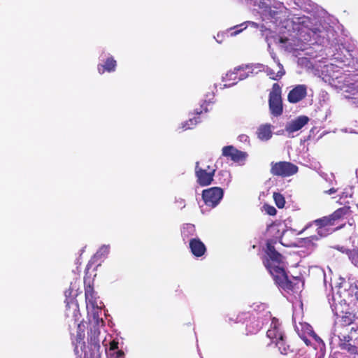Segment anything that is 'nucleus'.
Returning a JSON list of instances; mask_svg holds the SVG:
<instances>
[{
    "instance_id": "nucleus-1",
    "label": "nucleus",
    "mask_w": 358,
    "mask_h": 358,
    "mask_svg": "<svg viewBox=\"0 0 358 358\" xmlns=\"http://www.w3.org/2000/svg\"><path fill=\"white\" fill-rule=\"evenodd\" d=\"M266 268L278 287L287 293L297 292L300 289V284H303L299 277L289 278L285 268L280 264L271 265L267 262Z\"/></svg>"
},
{
    "instance_id": "nucleus-2",
    "label": "nucleus",
    "mask_w": 358,
    "mask_h": 358,
    "mask_svg": "<svg viewBox=\"0 0 358 358\" xmlns=\"http://www.w3.org/2000/svg\"><path fill=\"white\" fill-rule=\"evenodd\" d=\"M98 337H75L73 341L77 358H101Z\"/></svg>"
},
{
    "instance_id": "nucleus-3",
    "label": "nucleus",
    "mask_w": 358,
    "mask_h": 358,
    "mask_svg": "<svg viewBox=\"0 0 358 358\" xmlns=\"http://www.w3.org/2000/svg\"><path fill=\"white\" fill-rule=\"evenodd\" d=\"M85 297L86 308L88 315L92 316L101 317L102 309L104 307L103 303L99 299L96 292L94 289L93 282L90 278H84Z\"/></svg>"
},
{
    "instance_id": "nucleus-4",
    "label": "nucleus",
    "mask_w": 358,
    "mask_h": 358,
    "mask_svg": "<svg viewBox=\"0 0 358 358\" xmlns=\"http://www.w3.org/2000/svg\"><path fill=\"white\" fill-rule=\"evenodd\" d=\"M101 329L104 330V321L98 316H92L88 321H82L78 324L77 336H99Z\"/></svg>"
},
{
    "instance_id": "nucleus-5",
    "label": "nucleus",
    "mask_w": 358,
    "mask_h": 358,
    "mask_svg": "<svg viewBox=\"0 0 358 358\" xmlns=\"http://www.w3.org/2000/svg\"><path fill=\"white\" fill-rule=\"evenodd\" d=\"M282 89L278 83H274L268 96V106L271 113L278 117L282 114Z\"/></svg>"
},
{
    "instance_id": "nucleus-6",
    "label": "nucleus",
    "mask_w": 358,
    "mask_h": 358,
    "mask_svg": "<svg viewBox=\"0 0 358 358\" xmlns=\"http://www.w3.org/2000/svg\"><path fill=\"white\" fill-rule=\"evenodd\" d=\"M313 225L316 227L317 234L321 237H324L331 234L334 231L331 229V227L335 226L336 223L331 215L328 216H324L321 218L314 220L312 223L307 225L299 232V234L305 231Z\"/></svg>"
},
{
    "instance_id": "nucleus-7",
    "label": "nucleus",
    "mask_w": 358,
    "mask_h": 358,
    "mask_svg": "<svg viewBox=\"0 0 358 358\" xmlns=\"http://www.w3.org/2000/svg\"><path fill=\"white\" fill-rule=\"evenodd\" d=\"M271 173L283 178L291 176L298 171V166L289 162H272Z\"/></svg>"
},
{
    "instance_id": "nucleus-8",
    "label": "nucleus",
    "mask_w": 358,
    "mask_h": 358,
    "mask_svg": "<svg viewBox=\"0 0 358 358\" xmlns=\"http://www.w3.org/2000/svg\"><path fill=\"white\" fill-rule=\"evenodd\" d=\"M216 169L207 166L206 169L199 166L197 162L195 165V176L197 183L202 187L210 185L213 181Z\"/></svg>"
},
{
    "instance_id": "nucleus-9",
    "label": "nucleus",
    "mask_w": 358,
    "mask_h": 358,
    "mask_svg": "<svg viewBox=\"0 0 358 358\" xmlns=\"http://www.w3.org/2000/svg\"><path fill=\"white\" fill-rule=\"evenodd\" d=\"M223 189L220 187H213L202 192V199L205 204L214 208L220 203L223 197Z\"/></svg>"
},
{
    "instance_id": "nucleus-10",
    "label": "nucleus",
    "mask_w": 358,
    "mask_h": 358,
    "mask_svg": "<svg viewBox=\"0 0 358 358\" xmlns=\"http://www.w3.org/2000/svg\"><path fill=\"white\" fill-rule=\"evenodd\" d=\"M266 257L263 260L264 265L266 267V263L271 265H279L282 262V255L278 252L273 245L272 241L266 243Z\"/></svg>"
},
{
    "instance_id": "nucleus-11",
    "label": "nucleus",
    "mask_w": 358,
    "mask_h": 358,
    "mask_svg": "<svg viewBox=\"0 0 358 358\" xmlns=\"http://www.w3.org/2000/svg\"><path fill=\"white\" fill-rule=\"evenodd\" d=\"M222 155L234 162L245 161L248 157L245 152L238 150L233 145L223 147L222 150Z\"/></svg>"
},
{
    "instance_id": "nucleus-12",
    "label": "nucleus",
    "mask_w": 358,
    "mask_h": 358,
    "mask_svg": "<svg viewBox=\"0 0 358 358\" xmlns=\"http://www.w3.org/2000/svg\"><path fill=\"white\" fill-rule=\"evenodd\" d=\"M249 73H252V66H238L235 68L234 71H231L227 74L229 80H233L232 85L237 83L238 81L243 80L249 76Z\"/></svg>"
},
{
    "instance_id": "nucleus-13",
    "label": "nucleus",
    "mask_w": 358,
    "mask_h": 358,
    "mask_svg": "<svg viewBox=\"0 0 358 358\" xmlns=\"http://www.w3.org/2000/svg\"><path fill=\"white\" fill-rule=\"evenodd\" d=\"M307 95V87L305 85H296L289 91L287 100L291 103H296L302 101Z\"/></svg>"
},
{
    "instance_id": "nucleus-14",
    "label": "nucleus",
    "mask_w": 358,
    "mask_h": 358,
    "mask_svg": "<svg viewBox=\"0 0 358 358\" xmlns=\"http://www.w3.org/2000/svg\"><path fill=\"white\" fill-rule=\"evenodd\" d=\"M309 122L308 117L300 115L294 120L289 122L285 126V131L289 134H292L301 129Z\"/></svg>"
},
{
    "instance_id": "nucleus-15",
    "label": "nucleus",
    "mask_w": 358,
    "mask_h": 358,
    "mask_svg": "<svg viewBox=\"0 0 358 358\" xmlns=\"http://www.w3.org/2000/svg\"><path fill=\"white\" fill-rule=\"evenodd\" d=\"M273 126L270 123L262 124L257 129L256 134L257 138L262 141H267L273 136Z\"/></svg>"
},
{
    "instance_id": "nucleus-16",
    "label": "nucleus",
    "mask_w": 358,
    "mask_h": 358,
    "mask_svg": "<svg viewBox=\"0 0 358 358\" xmlns=\"http://www.w3.org/2000/svg\"><path fill=\"white\" fill-rule=\"evenodd\" d=\"M189 248L192 255L196 257H202L206 252V245L199 238L190 239Z\"/></svg>"
},
{
    "instance_id": "nucleus-17",
    "label": "nucleus",
    "mask_w": 358,
    "mask_h": 358,
    "mask_svg": "<svg viewBox=\"0 0 358 358\" xmlns=\"http://www.w3.org/2000/svg\"><path fill=\"white\" fill-rule=\"evenodd\" d=\"M117 66L116 60L112 57H108L103 64H99L97 66L98 72L100 74H103L105 72H113L115 71Z\"/></svg>"
},
{
    "instance_id": "nucleus-18",
    "label": "nucleus",
    "mask_w": 358,
    "mask_h": 358,
    "mask_svg": "<svg viewBox=\"0 0 358 358\" xmlns=\"http://www.w3.org/2000/svg\"><path fill=\"white\" fill-rule=\"evenodd\" d=\"M262 321L255 316L250 317L249 321L246 324V329L249 334H256L262 328Z\"/></svg>"
},
{
    "instance_id": "nucleus-19",
    "label": "nucleus",
    "mask_w": 358,
    "mask_h": 358,
    "mask_svg": "<svg viewBox=\"0 0 358 358\" xmlns=\"http://www.w3.org/2000/svg\"><path fill=\"white\" fill-rule=\"evenodd\" d=\"M352 213L350 206H345L336 210L331 215L337 224L341 220L350 216Z\"/></svg>"
},
{
    "instance_id": "nucleus-20",
    "label": "nucleus",
    "mask_w": 358,
    "mask_h": 358,
    "mask_svg": "<svg viewBox=\"0 0 358 358\" xmlns=\"http://www.w3.org/2000/svg\"><path fill=\"white\" fill-rule=\"evenodd\" d=\"M298 336H317L312 326L307 322H299L295 326Z\"/></svg>"
},
{
    "instance_id": "nucleus-21",
    "label": "nucleus",
    "mask_w": 358,
    "mask_h": 358,
    "mask_svg": "<svg viewBox=\"0 0 358 358\" xmlns=\"http://www.w3.org/2000/svg\"><path fill=\"white\" fill-rule=\"evenodd\" d=\"M282 324L279 320L276 317H273L270 328L266 332V336H283V331L282 330Z\"/></svg>"
},
{
    "instance_id": "nucleus-22",
    "label": "nucleus",
    "mask_w": 358,
    "mask_h": 358,
    "mask_svg": "<svg viewBox=\"0 0 358 358\" xmlns=\"http://www.w3.org/2000/svg\"><path fill=\"white\" fill-rule=\"evenodd\" d=\"M277 66L278 68L277 72L270 67H266L265 72L271 80H278L285 74L284 67L280 62L278 63Z\"/></svg>"
},
{
    "instance_id": "nucleus-23",
    "label": "nucleus",
    "mask_w": 358,
    "mask_h": 358,
    "mask_svg": "<svg viewBox=\"0 0 358 358\" xmlns=\"http://www.w3.org/2000/svg\"><path fill=\"white\" fill-rule=\"evenodd\" d=\"M271 338V342L275 343L276 347L278 348L281 354L286 355L289 350V345L286 344L285 337H269Z\"/></svg>"
},
{
    "instance_id": "nucleus-24",
    "label": "nucleus",
    "mask_w": 358,
    "mask_h": 358,
    "mask_svg": "<svg viewBox=\"0 0 358 358\" xmlns=\"http://www.w3.org/2000/svg\"><path fill=\"white\" fill-rule=\"evenodd\" d=\"M195 227L192 224H186L183 226L181 230V235L183 240L187 239L191 236H193L195 234Z\"/></svg>"
},
{
    "instance_id": "nucleus-25",
    "label": "nucleus",
    "mask_w": 358,
    "mask_h": 358,
    "mask_svg": "<svg viewBox=\"0 0 358 358\" xmlns=\"http://www.w3.org/2000/svg\"><path fill=\"white\" fill-rule=\"evenodd\" d=\"M347 338H349L350 337H344V341H343L342 339H340L339 345H340L341 348L342 350H347L348 352H349L351 354L356 353L357 348L355 345L350 343V340H346Z\"/></svg>"
},
{
    "instance_id": "nucleus-26",
    "label": "nucleus",
    "mask_w": 358,
    "mask_h": 358,
    "mask_svg": "<svg viewBox=\"0 0 358 358\" xmlns=\"http://www.w3.org/2000/svg\"><path fill=\"white\" fill-rule=\"evenodd\" d=\"M273 199L278 208H282L285 204V199L282 194L278 192L273 193Z\"/></svg>"
},
{
    "instance_id": "nucleus-27",
    "label": "nucleus",
    "mask_w": 358,
    "mask_h": 358,
    "mask_svg": "<svg viewBox=\"0 0 358 358\" xmlns=\"http://www.w3.org/2000/svg\"><path fill=\"white\" fill-rule=\"evenodd\" d=\"M320 238H322L320 235L314 234L310 236L306 237L303 239V242L305 245L310 246L313 245L314 242L318 241Z\"/></svg>"
},
{
    "instance_id": "nucleus-28",
    "label": "nucleus",
    "mask_w": 358,
    "mask_h": 358,
    "mask_svg": "<svg viewBox=\"0 0 358 358\" xmlns=\"http://www.w3.org/2000/svg\"><path fill=\"white\" fill-rule=\"evenodd\" d=\"M118 341H115V340H110V341H106V339H104V341H103V345L106 347V352H107L108 351V345H109V350H117L118 349Z\"/></svg>"
},
{
    "instance_id": "nucleus-29",
    "label": "nucleus",
    "mask_w": 358,
    "mask_h": 358,
    "mask_svg": "<svg viewBox=\"0 0 358 358\" xmlns=\"http://www.w3.org/2000/svg\"><path fill=\"white\" fill-rule=\"evenodd\" d=\"M199 117H195L193 118H190L189 120L185 122V123L183 124L182 127L185 129H192L199 122Z\"/></svg>"
},
{
    "instance_id": "nucleus-30",
    "label": "nucleus",
    "mask_w": 358,
    "mask_h": 358,
    "mask_svg": "<svg viewBox=\"0 0 358 358\" xmlns=\"http://www.w3.org/2000/svg\"><path fill=\"white\" fill-rule=\"evenodd\" d=\"M349 258L351 260V262L356 266L358 267V251L353 250L350 252L349 255Z\"/></svg>"
},
{
    "instance_id": "nucleus-31",
    "label": "nucleus",
    "mask_w": 358,
    "mask_h": 358,
    "mask_svg": "<svg viewBox=\"0 0 358 358\" xmlns=\"http://www.w3.org/2000/svg\"><path fill=\"white\" fill-rule=\"evenodd\" d=\"M300 338L306 345H310L314 348V341H315L316 338H320V337H300Z\"/></svg>"
},
{
    "instance_id": "nucleus-32",
    "label": "nucleus",
    "mask_w": 358,
    "mask_h": 358,
    "mask_svg": "<svg viewBox=\"0 0 358 358\" xmlns=\"http://www.w3.org/2000/svg\"><path fill=\"white\" fill-rule=\"evenodd\" d=\"M264 210L266 212V213L269 215H275L277 213V210L275 208V207L269 205H264Z\"/></svg>"
},
{
    "instance_id": "nucleus-33",
    "label": "nucleus",
    "mask_w": 358,
    "mask_h": 358,
    "mask_svg": "<svg viewBox=\"0 0 358 358\" xmlns=\"http://www.w3.org/2000/svg\"><path fill=\"white\" fill-rule=\"evenodd\" d=\"M324 347V343L322 340V338H316L315 341H314V349L317 350L320 348L322 350Z\"/></svg>"
},
{
    "instance_id": "nucleus-34",
    "label": "nucleus",
    "mask_w": 358,
    "mask_h": 358,
    "mask_svg": "<svg viewBox=\"0 0 358 358\" xmlns=\"http://www.w3.org/2000/svg\"><path fill=\"white\" fill-rule=\"evenodd\" d=\"M278 228V224L273 222L271 224L268 225L267 231L272 232L273 231H278V232H279V229Z\"/></svg>"
},
{
    "instance_id": "nucleus-35",
    "label": "nucleus",
    "mask_w": 358,
    "mask_h": 358,
    "mask_svg": "<svg viewBox=\"0 0 358 358\" xmlns=\"http://www.w3.org/2000/svg\"><path fill=\"white\" fill-rule=\"evenodd\" d=\"M75 288H76V283H74V284L71 283L69 288L65 291V296L66 297H69L72 294V292L75 289Z\"/></svg>"
},
{
    "instance_id": "nucleus-36",
    "label": "nucleus",
    "mask_w": 358,
    "mask_h": 358,
    "mask_svg": "<svg viewBox=\"0 0 358 358\" xmlns=\"http://www.w3.org/2000/svg\"><path fill=\"white\" fill-rule=\"evenodd\" d=\"M108 248L105 246L101 247L99 251L96 252V253L94 255V257H100L103 252H107Z\"/></svg>"
},
{
    "instance_id": "nucleus-37",
    "label": "nucleus",
    "mask_w": 358,
    "mask_h": 358,
    "mask_svg": "<svg viewBox=\"0 0 358 358\" xmlns=\"http://www.w3.org/2000/svg\"><path fill=\"white\" fill-rule=\"evenodd\" d=\"M337 192V189L332 187L331 189H329L328 191H327L326 192L328 194H334Z\"/></svg>"
},
{
    "instance_id": "nucleus-38",
    "label": "nucleus",
    "mask_w": 358,
    "mask_h": 358,
    "mask_svg": "<svg viewBox=\"0 0 358 358\" xmlns=\"http://www.w3.org/2000/svg\"><path fill=\"white\" fill-rule=\"evenodd\" d=\"M354 331L355 334H358V327H357L356 328L352 327V329H351V333Z\"/></svg>"
},
{
    "instance_id": "nucleus-39",
    "label": "nucleus",
    "mask_w": 358,
    "mask_h": 358,
    "mask_svg": "<svg viewBox=\"0 0 358 358\" xmlns=\"http://www.w3.org/2000/svg\"><path fill=\"white\" fill-rule=\"evenodd\" d=\"M117 358H121L122 356L123 355V352H122L121 350H118L117 352Z\"/></svg>"
},
{
    "instance_id": "nucleus-40",
    "label": "nucleus",
    "mask_w": 358,
    "mask_h": 358,
    "mask_svg": "<svg viewBox=\"0 0 358 358\" xmlns=\"http://www.w3.org/2000/svg\"><path fill=\"white\" fill-rule=\"evenodd\" d=\"M201 112H202L201 110H199H199H196V113L197 115L201 114Z\"/></svg>"
},
{
    "instance_id": "nucleus-41",
    "label": "nucleus",
    "mask_w": 358,
    "mask_h": 358,
    "mask_svg": "<svg viewBox=\"0 0 358 358\" xmlns=\"http://www.w3.org/2000/svg\"><path fill=\"white\" fill-rule=\"evenodd\" d=\"M344 226V224L340 226V227H338L336 228V229H341Z\"/></svg>"
},
{
    "instance_id": "nucleus-42",
    "label": "nucleus",
    "mask_w": 358,
    "mask_h": 358,
    "mask_svg": "<svg viewBox=\"0 0 358 358\" xmlns=\"http://www.w3.org/2000/svg\"><path fill=\"white\" fill-rule=\"evenodd\" d=\"M241 31V30L236 31H235V34H237L240 33Z\"/></svg>"
},
{
    "instance_id": "nucleus-43",
    "label": "nucleus",
    "mask_w": 358,
    "mask_h": 358,
    "mask_svg": "<svg viewBox=\"0 0 358 358\" xmlns=\"http://www.w3.org/2000/svg\"><path fill=\"white\" fill-rule=\"evenodd\" d=\"M357 299H358V296H357Z\"/></svg>"
}]
</instances>
